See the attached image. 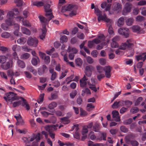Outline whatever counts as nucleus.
Here are the masks:
<instances>
[{
  "label": "nucleus",
  "mask_w": 146,
  "mask_h": 146,
  "mask_svg": "<svg viewBox=\"0 0 146 146\" xmlns=\"http://www.w3.org/2000/svg\"><path fill=\"white\" fill-rule=\"evenodd\" d=\"M14 12L16 13V15L19 14V12L17 8L13 9L12 10L9 11L7 13L5 20L7 24L9 25H13L14 24V18L15 16L16 15Z\"/></svg>",
  "instance_id": "nucleus-1"
},
{
  "label": "nucleus",
  "mask_w": 146,
  "mask_h": 146,
  "mask_svg": "<svg viewBox=\"0 0 146 146\" xmlns=\"http://www.w3.org/2000/svg\"><path fill=\"white\" fill-rule=\"evenodd\" d=\"M94 13L98 17V19L99 22L102 20L109 24H111V21L108 19L105 14L103 15H102L101 11L99 9L98 6H96L95 7Z\"/></svg>",
  "instance_id": "nucleus-2"
},
{
  "label": "nucleus",
  "mask_w": 146,
  "mask_h": 146,
  "mask_svg": "<svg viewBox=\"0 0 146 146\" xmlns=\"http://www.w3.org/2000/svg\"><path fill=\"white\" fill-rule=\"evenodd\" d=\"M4 98L8 103H11L15 100H19V99L16 94L12 92L6 93Z\"/></svg>",
  "instance_id": "nucleus-3"
},
{
  "label": "nucleus",
  "mask_w": 146,
  "mask_h": 146,
  "mask_svg": "<svg viewBox=\"0 0 146 146\" xmlns=\"http://www.w3.org/2000/svg\"><path fill=\"white\" fill-rule=\"evenodd\" d=\"M101 134L102 136L101 137H97L95 135L93 131H91L88 135V138L92 141H100L103 139L106 140V133H102Z\"/></svg>",
  "instance_id": "nucleus-4"
},
{
  "label": "nucleus",
  "mask_w": 146,
  "mask_h": 146,
  "mask_svg": "<svg viewBox=\"0 0 146 146\" xmlns=\"http://www.w3.org/2000/svg\"><path fill=\"white\" fill-rule=\"evenodd\" d=\"M105 38L103 35L101 34L98 36L97 38L94 39L92 41H89L88 46L90 48H92L94 45V43L98 44L102 41L105 39Z\"/></svg>",
  "instance_id": "nucleus-5"
},
{
  "label": "nucleus",
  "mask_w": 146,
  "mask_h": 146,
  "mask_svg": "<svg viewBox=\"0 0 146 146\" xmlns=\"http://www.w3.org/2000/svg\"><path fill=\"white\" fill-rule=\"evenodd\" d=\"M133 40L131 39L127 40L126 42L122 43L120 46L119 49L125 50L127 48H130L133 46Z\"/></svg>",
  "instance_id": "nucleus-6"
},
{
  "label": "nucleus",
  "mask_w": 146,
  "mask_h": 146,
  "mask_svg": "<svg viewBox=\"0 0 146 146\" xmlns=\"http://www.w3.org/2000/svg\"><path fill=\"white\" fill-rule=\"evenodd\" d=\"M97 70V77L98 79L100 80L102 78L105 76L104 72V68L100 65L96 66Z\"/></svg>",
  "instance_id": "nucleus-7"
},
{
  "label": "nucleus",
  "mask_w": 146,
  "mask_h": 146,
  "mask_svg": "<svg viewBox=\"0 0 146 146\" xmlns=\"http://www.w3.org/2000/svg\"><path fill=\"white\" fill-rule=\"evenodd\" d=\"M50 6L49 4L45 5L44 6L46 13L45 15L46 17L48 18V20H50L53 17V16L52 13V10L50 8Z\"/></svg>",
  "instance_id": "nucleus-8"
},
{
  "label": "nucleus",
  "mask_w": 146,
  "mask_h": 146,
  "mask_svg": "<svg viewBox=\"0 0 146 146\" xmlns=\"http://www.w3.org/2000/svg\"><path fill=\"white\" fill-rule=\"evenodd\" d=\"M118 33L121 35L123 36L125 38L129 37L130 31L128 29L125 28H120L118 30Z\"/></svg>",
  "instance_id": "nucleus-9"
},
{
  "label": "nucleus",
  "mask_w": 146,
  "mask_h": 146,
  "mask_svg": "<svg viewBox=\"0 0 146 146\" xmlns=\"http://www.w3.org/2000/svg\"><path fill=\"white\" fill-rule=\"evenodd\" d=\"M38 40L35 37H29L27 40V44L30 46L36 47L38 44Z\"/></svg>",
  "instance_id": "nucleus-10"
},
{
  "label": "nucleus",
  "mask_w": 146,
  "mask_h": 146,
  "mask_svg": "<svg viewBox=\"0 0 146 146\" xmlns=\"http://www.w3.org/2000/svg\"><path fill=\"white\" fill-rule=\"evenodd\" d=\"M13 64V62L12 60H10L9 62H5L1 65V67L3 69L7 70L11 67Z\"/></svg>",
  "instance_id": "nucleus-11"
},
{
  "label": "nucleus",
  "mask_w": 146,
  "mask_h": 146,
  "mask_svg": "<svg viewBox=\"0 0 146 146\" xmlns=\"http://www.w3.org/2000/svg\"><path fill=\"white\" fill-rule=\"evenodd\" d=\"M96 84V82L95 81V79L93 78H92L91 81L88 82V84L90 88L95 92L97 91L96 88L95 86Z\"/></svg>",
  "instance_id": "nucleus-12"
},
{
  "label": "nucleus",
  "mask_w": 146,
  "mask_h": 146,
  "mask_svg": "<svg viewBox=\"0 0 146 146\" xmlns=\"http://www.w3.org/2000/svg\"><path fill=\"white\" fill-rule=\"evenodd\" d=\"M93 68L91 66H87L85 68L84 72L85 74L88 77H90L92 74Z\"/></svg>",
  "instance_id": "nucleus-13"
},
{
  "label": "nucleus",
  "mask_w": 146,
  "mask_h": 146,
  "mask_svg": "<svg viewBox=\"0 0 146 146\" xmlns=\"http://www.w3.org/2000/svg\"><path fill=\"white\" fill-rule=\"evenodd\" d=\"M112 67L109 66H107L104 68V70L105 72V76L107 78H110L111 76V71Z\"/></svg>",
  "instance_id": "nucleus-14"
},
{
  "label": "nucleus",
  "mask_w": 146,
  "mask_h": 146,
  "mask_svg": "<svg viewBox=\"0 0 146 146\" xmlns=\"http://www.w3.org/2000/svg\"><path fill=\"white\" fill-rule=\"evenodd\" d=\"M14 26V34L17 36H20L21 35V33L19 32L20 29V26L17 23H15L14 22V24L13 25Z\"/></svg>",
  "instance_id": "nucleus-15"
},
{
  "label": "nucleus",
  "mask_w": 146,
  "mask_h": 146,
  "mask_svg": "<svg viewBox=\"0 0 146 146\" xmlns=\"http://www.w3.org/2000/svg\"><path fill=\"white\" fill-rule=\"evenodd\" d=\"M112 117L116 122H119L120 121V117L119 116L118 112L116 110L113 111L111 113Z\"/></svg>",
  "instance_id": "nucleus-16"
},
{
  "label": "nucleus",
  "mask_w": 146,
  "mask_h": 146,
  "mask_svg": "<svg viewBox=\"0 0 146 146\" xmlns=\"http://www.w3.org/2000/svg\"><path fill=\"white\" fill-rule=\"evenodd\" d=\"M74 9V6L71 5H65L62 8L61 11L64 12L66 11H70L73 10Z\"/></svg>",
  "instance_id": "nucleus-17"
},
{
  "label": "nucleus",
  "mask_w": 146,
  "mask_h": 146,
  "mask_svg": "<svg viewBox=\"0 0 146 146\" xmlns=\"http://www.w3.org/2000/svg\"><path fill=\"white\" fill-rule=\"evenodd\" d=\"M119 37L116 36L114 37L112 40L111 44V47L113 48H116L118 46V44L116 42L119 39Z\"/></svg>",
  "instance_id": "nucleus-18"
},
{
  "label": "nucleus",
  "mask_w": 146,
  "mask_h": 146,
  "mask_svg": "<svg viewBox=\"0 0 146 146\" xmlns=\"http://www.w3.org/2000/svg\"><path fill=\"white\" fill-rule=\"evenodd\" d=\"M121 6L120 3L115 2L114 3L112 8L114 11H116L119 12L121 10Z\"/></svg>",
  "instance_id": "nucleus-19"
},
{
  "label": "nucleus",
  "mask_w": 146,
  "mask_h": 146,
  "mask_svg": "<svg viewBox=\"0 0 146 146\" xmlns=\"http://www.w3.org/2000/svg\"><path fill=\"white\" fill-rule=\"evenodd\" d=\"M111 5L110 3H108L106 2L103 3L101 4V7L102 9L105 8V11H109L111 8Z\"/></svg>",
  "instance_id": "nucleus-20"
},
{
  "label": "nucleus",
  "mask_w": 146,
  "mask_h": 146,
  "mask_svg": "<svg viewBox=\"0 0 146 146\" xmlns=\"http://www.w3.org/2000/svg\"><path fill=\"white\" fill-rule=\"evenodd\" d=\"M88 79L86 78L85 76L84 75V77L81 79L80 80V85L81 87H84L87 84L86 81Z\"/></svg>",
  "instance_id": "nucleus-21"
},
{
  "label": "nucleus",
  "mask_w": 146,
  "mask_h": 146,
  "mask_svg": "<svg viewBox=\"0 0 146 146\" xmlns=\"http://www.w3.org/2000/svg\"><path fill=\"white\" fill-rule=\"evenodd\" d=\"M136 58L137 61L143 60L144 61L146 58V53H144L139 55L136 56Z\"/></svg>",
  "instance_id": "nucleus-22"
},
{
  "label": "nucleus",
  "mask_w": 146,
  "mask_h": 146,
  "mask_svg": "<svg viewBox=\"0 0 146 146\" xmlns=\"http://www.w3.org/2000/svg\"><path fill=\"white\" fill-rule=\"evenodd\" d=\"M120 106H125L127 107H129L131 106L132 104V102L131 101L127 100L125 101H121L120 102Z\"/></svg>",
  "instance_id": "nucleus-23"
},
{
  "label": "nucleus",
  "mask_w": 146,
  "mask_h": 146,
  "mask_svg": "<svg viewBox=\"0 0 146 146\" xmlns=\"http://www.w3.org/2000/svg\"><path fill=\"white\" fill-rule=\"evenodd\" d=\"M33 137H24L22 138V139L25 143H27L30 142L34 140Z\"/></svg>",
  "instance_id": "nucleus-24"
},
{
  "label": "nucleus",
  "mask_w": 146,
  "mask_h": 146,
  "mask_svg": "<svg viewBox=\"0 0 146 146\" xmlns=\"http://www.w3.org/2000/svg\"><path fill=\"white\" fill-rule=\"evenodd\" d=\"M47 70V69L46 66L45 65H43L42 68H40L38 69V71L39 75H42Z\"/></svg>",
  "instance_id": "nucleus-25"
},
{
  "label": "nucleus",
  "mask_w": 146,
  "mask_h": 146,
  "mask_svg": "<svg viewBox=\"0 0 146 146\" xmlns=\"http://www.w3.org/2000/svg\"><path fill=\"white\" fill-rule=\"evenodd\" d=\"M70 117V116L69 117H64L60 118L61 122L64 124H66L69 123L70 122V121L69 119Z\"/></svg>",
  "instance_id": "nucleus-26"
},
{
  "label": "nucleus",
  "mask_w": 146,
  "mask_h": 146,
  "mask_svg": "<svg viewBox=\"0 0 146 146\" xmlns=\"http://www.w3.org/2000/svg\"><path fill=\"white\" fill-rule=\"evenodd\" d=\"M42 33L40 36L41 39H43L44 38L45 36V34L46 32V30L45 27V25L43 26L42 28Z\"/></svg>",
  "instance_id": "nucleus-27"
},
{
  "label": "nucleus",
  "mask_w": 146,
  "mask_h": 146,
  "mask_svg": "<svg viewBox=\"0 0 146 146\" xmlns=\"http://www.w3.org/2000/svg\"><path fill=\"white\" fill-rule=\"evenodd\" d=\"M132 7V5L130 3H127L125 5L124 10L127 12H130Z\"/></svg>",
  "instance_id": "nucleus-28"
},
{
  "label": "nucleus",
  "mask_w": 146,
  "mask_h": 146,
  "mask_svg": "<svg viewBox=\"0 0 146 146\" xmlns=\"http://www.w3.org/2000/svg\"><path fill=\"white\" fill-rule=\"evenodd\" d=\"M125 18V17H121L118 19L117 23L118 26L121 27L124 25Z\"/></svg>",
  "instance_id": "nucleus-29"
},
{
  "label": "nucleus",
  "mask_w": 146,
  "mask_h": 146,
  "mask_svg": "<svg viewBox=\"0 0 146 146\" xmlns=\"http://www.w3.org/2000/svg\"><path fill=\"white\" fill-rule=\"evenodd\" d=\"M40 62V60L39 58L37 57L33 58L31 60L32 64L34 66L37 65L38 63Z\"/></svg>",
  "instance_id": "nucleus-30"
},
{
  "label": "nucleus",
  "mask_w": 146,
  "mask_h": 146,
  "mask_svg": "<svg viewBox=\"0 0 146 146\" xmlns=\"http://www.w3.org/2000/svg\"><path fill=\"white\" fill-rule=\"evenodd\" d=\"M5 23H3L1 25V28L4 30L7 31L9 29V26H11L13 25H9L7 24L5 22Z\"/></svg>",
  "instance_id": "nucleus-31"
},
{
  "label": "nucleus",
  "mask_w": 146,
  "mask_h": 146,
  "mask_svg": "<svg viewBox=\"0 0 146 146\" xmlns=\"http://www.w3.org/2000/svg\"><path fill=\"white\" fill-rule=\"evenodd\" d=\"M21 31L23 34L28 35L31 34V33L30 31L27 28L23 27H21Z\"/></svg>",
  "instance_id": "nucleus-32"
},
{
  "label": "nucleus",
  "mask_w": 146,
  "mask_h": 146,
  "mask_svg": "<svg viewBox=\"0 0 146 146\" xmlns=\"http://www.w3.org/2000/svg\"><path fill=\"white\" fill-rule=\"evenodd\" d=\"M88 146H103V144L101 143H94L92 141H89L88 142Z\"/></svg>",
  "instance_id": "nucleus-33"
},
{
  "label": "nucleus",
  "mask_w": 146,
  "mask_h": 146,
  "mask_svg": "<svg viewBox=\"0 0 146 146\" xmlns=\"http://www.w3.org/2000/svg\"><path fill=\"white\" fill-rule=\"evenodd\" d=\"M104 40V39L103 40L101 41V42H102V43L101 45H98L97 46V47H96L97 49L98 50H99L102 49L103 48V47L104 46L106 45V44H107L109 42V40H107L106 41V42H102V41H103Z\"/></svg>",
  "instance_id": "nucleus-34"
},
{
  "label": "nucleus",
  "mask_w": 146,
  "mask_h": 146,
  "mask_svg": "<svg viewBox=\"0 0 146 146\" xmlns=\"http://www.w3.org/2000/svg\"><path fill=\"white\" fill-rule=\"evenodd\" d=\"M131 28L133 32L138 33L140 31V27L138 25H134Z\"/></svg>",
  "instance_id": "nucleus-35"
},
{
  "label": "nucleus",
  "mask_w": 146,
  "mask_h": 146,
  "mask_svg": "<svg viewBox=\"0 0 146 146\" xmlns=\"http://www.w3.org/2000/svg\"><path fill=\"white\" fill-rule=\"evenodd\" d=\"M10 55H7V57L1 55L0 56V62L1 63L3 64L6 60V58H8L10 56Z\"/></svg>",
  "instance_id": "nucleus-36"
},
{
  "label": "nucleus",
  "mask_w": 146,
  "mask_h": 146,
  "mask_svg": "<svg viewBox=\"0 0 146 146\" xmlns=\"http://www.w3.org/2000/svg\"><path fill=\"white\" fill-rule=\"evenodd\" d=\"M47 19H45L44 17L42 16H40L39 17V19L42 23H44L45 25L47 22L49 21L50 20H48V18L47 17Z\"/></svg>",
  "instance_id": "nucleus-37"
},
{
  "label": "nucleus",
  "mask_w": 146,
  "mask_h": 146,
  "mask_svg": "<svg viewBox=\"0 0 146 146\" xmlns=\"http://www.w3.org/2000/svg\"><path fill=\"white\" fill-rule=\"evenodd\" d=\"M12 50L14 52H19L21 50V47L20 46L17 45L16 44H14L12 46Z\"/></svg>",
  "instance_id": "nucleus-38"
},
{
  "label": "nucleus",
  "mask_w": 146,
  "mask_h": 146,
  "mask_svg": "<svg viewBox=\"0 0 146 146\" xmlns=\"http://www.w3.org/2000/svg\"><path fill=\"white\" fill-rule=\"evenodd\" d=\"M134 20L132 18L128 19L125 21L126 25L128 26H131L133 23Z\"/></svg>",
  "instance_id": "nucleus-39"
},
{
  "label": "nucleus",
  "mask_w": 146,
  "mask_h": 146,
  "mask_svg": "<svg viewBox=\"0 0 146 146\" xmlns=\"http://www.w3.org/2000/svg\"><path fill=\"white\" fill-rule=\"evenodd\" d=\"M26 41L27 39L26 38L22 37L18 39L17 40V42L19 44H23L26 42Z\"/></svg>",
  "instance_id": "nucleus-40"
},
{
  "label": "nucleus",
  "mask_w": 146,
  "mask_h": 146,
  "mask_svg": "<svg viewBox=\"0 0 146 146\" xmlns=\"http://www.w3.org/2000/svg\"><path fill=\"white\" fill-rule=\"evenodd\" d=\"M17 63L19 66L21 68H24L25 67V65L24 62L22 60H18Z\"/></svg>",
  "instance_id": "nucleus-41"
},
{
  "label": "nucleus",
  "mask_w": 146,
  "mask_h": 146,
  "mask_svg": "<svg viewBox=\"0 0 146 146\" xmlns=\"http://www.w3.org/2000/svg\"><path fill=\"white\" fill-rule=\"evenodd\" d=\"M99 62L100 64L102 66H104L106 64L107 60L105 58H100L99 60Z\"/></svg>",
  "instance_id": "nucleus-42"
},
{
  "label": "nucleus",
  "mask_w": 146,
  "mask_h": 146,
  "mask_svg": "<svg viewBox=\"0 0 146 146\" xmlns=\"http://www.w3.org/2000/svg\"><path fill=\"white\" fill-rule=\"evenodd\" d=\"M67 51L68 52H72L73 54H76L78 52L77 50L75 48H71L70 46H68V47L67 49Z\"/></svg>",
  "instance_id": "nucleus-43"
},
{
  "label": "nucleus",
  "mask_w": 146,
  "mask_h": 146,
  "mask_svg": "<svg viewBox=\"0 0 146 146\" xmlns=\"http://www.w3.org/2000/svg\"><path fill=\"white\" fill-rule=\"evenodd\" d=\"M57 105V104L56 102H53L49 104L48 108L50 109H53L56 108Z\"/></svg>",
  "instance_id": "nucleus-44"
},
{
  "label": "nucleus",
  "mask_w": 146,
  "mask_h": 146,
  "mask_svg": "<svg viewBox=\"0 0 146 146\" xmlns=\"http://www.w3.org/2000/svg\"><path fill=\"white\" fill-rule=\"evenodd\" d=\"M93 129L95 132H98L100 129L99 124L98 123H96L93 126Z\"/></svg>",
  "instance_id": "nucleus-45"
},
{
  "label": "nucleus",
  "mask_w": 146,
  "mask_h": 146,
  "mask_svg": "<svg viewBox=\"0 0 146 146\" xmlns=\"http://www.w3.org/2000/svg\"><path fill=\"white\" fill-rule=\"evenodd\" d=\"M33 5L38 7H40L44 5V3L42 1H36L33 2Z\"/></svg>",
  "instance_id": "nucleus-46"
},
{
  "label": "nucleus",
  "mask_w": 146,
  "mask_h": 146,
  "mask_svg": "<svg viewBox=\"0 0 146 146\" xmlns=\"http://www.w3.org/2000/svg\"><path fill=\"white\" fill-rule=\"evenodd\" d=\"M108 33L110 36H112L114 35V32L112 28L111 25H110L109 26L108 25Z\"/></svg>",
  "instance_id": "nucleus-47"
},
{
  "label": "nucleus",
  "mask_w": 146,
  "mask_h": 146,
  "mask_svg": "<svg viewBox=\"0 0 146 146\" xmlns=\"http://www.w3.org/2000/svg\"><path fill=\"white\" fill-rule=\"evenodd\" d=\"M94 108V106L92 104H87V106L86 110L88 111H90L92 110Z\"/></svg>",
  "instance_id": "nucleus-48"
},
{
  "label": "nucleus",
  "mask_w": 146,
  "mask_h": 146,
  "mask_svg": "<svg viewBox=\"0 0 146 146\" xmlns=\"http://www.w3.org/2000/svg\"><path fill=\"white\" fill-rule=\"evenodd\" d=\"M68 40L67 37L65 35H63L61 36L60 38V42L62 43L66 42H67Z\"/></svg>",
  "instance_id": "nucleus-49"
},
{
  "label": "nucleus",
  "mask_w": 146,
  "mask_h": 146,
  "mask_svg": "<svg viewBox=\"0 0 146 146\" xmlns=\"http://www.w3.org/2000/svg\"><path fill=\"white\" fill-rule=\"evenodd\" d=\"M66 51H63L61 52V55L63 56V59L64 61H65L67 63H68V60L67 58V55L66 54Z\"/></svg>",
  "instance_id": "nucleus-50"
},
{
  "label": "nucleus",
  "mask_w": 146,
  "mask_h": 146,
  "mask_svg": "<svg viewBox=\"0 0 146 146\" xmlns=\"http://www.w3.org/2000/svg\"><path fill=\"white\" fill-rule=\"evenodd\" d=\"M31 137H33L34 140L35 139L37 142L39 141L40 139V133H38L36 135L33 134Z\"/></svg>",
  "instance_id": "nucleus-51"
},
{
  "label": "nucleus",
  "mask_w": 146,
  "mask_h": 146,
  "mask_svg": "<svg viewBox=\"0 0 146 146\" xmlns=\"http://www.w3.org/2000/svg\"><path fill=\"white\" fill-rule=\"evenodd\" d=\"M88 131V128L87 126H84L82 129V135H85V134H86Z\"/></svg>",
  "instance_id": "nucleus-52"
},
{
  "label": "nucleus",
  "mask_w": 146,
  "mask_h": 146,
  "mask_svg": "<svg viewBox=\"0 0 146 146\" xmlns=\"http://www.w3.org/2000/svg\"><path fill=\"white\" fill-rule=\"evenodd\" d=\"M23 25L27 27H30L31 26V24L29 21L26 20L24 19L22 21Z\"/></svg>",
  "instance_id": "nucleus-53"
},
{
  "label": "nucleus",
  "mask_w": 146,
  "mask_h": 146,
  "mask_svg": "<svg viewBox=\"0 0 146 146\" xmlns=\"http://www.w3.org/2000/svg\"><path fill=\"white\" fill-rule=\"evenodd\" d=\"M136 21L137 22H141L142 21H144L145 20V18L140 15L137 16L135 18Z\"/></svg>",
  "instance_id": "nucleus-54"
},
{
  "label": "nucleus",
  "mask_w": 146,
  "mask_h": 146,
  "mask_svg": "<svg viewBox=\"0 0 146 146\" xmlns=\"http://www.w3.org/2000/svg\"><path fill=\"white\" fill-rule=\"evenodd\" d=\"M30 55V54L29 53H26L21 55V58L23 59H27L29 57Z\"/></svg>",
  "instance_id": "nucleus-55"
},
{
  "label": "nucleus",
  "mask_w": 146,
  "mask_h": 146,
  "mask_svg": "<svg viewBox=\"0 0 146 146\" xmlns=\"http://www.w3.org/2000/svg\"><path fill=\"white\" fill-rule=\"evenodd\" d=\"M120 101L119 102H115L112 106V107L113 109H116L121 106H120Z\"/></svg>",
  "instance_id": "nucleus-56"
},
{
  "label": "nucleus",
  "mask_w": 146,
  "mask_h": 146,
  "mask_svg": "<svg viewBox=\"0 0 146 146\" xmlns=\"http://www.w3.org/2000/svg\"><path fill=\"white\" fill-rule=\"evenodd\" d=\"M0 76L1 78L6 80L8 79L7 76L6 74L3 72H0Z\"/></svg>",
  "instance_id": "nucleus-57"
},
{
  "label": "nucleus",
  "mask_w": 146,
  "mask_h": 146,
  "mask_svg": "<svg viewBox=\"0 0 146 146\" xmlns=\"http://www.w3.org/2000/svg\"><path fill=\"white\" fill-rule=\"evenodd\" d=\"M20 99L23 101L24 105L25 106V107L26 108L27 110H29L30 109V107L29 105L27 104L26 101L25 100L24 98L22 97H21Z\"/></svg>",
  "instance_id": "nucleus-58"
},
{
  "label": "nucleus",
  "mask_w": 146,
  "mask_h": 146,
  "mask_svg": "<svg viewBox=\"0 0 146 146\" xmlns=\"http://www.w3.org/2000/svg\"><path fill=\"white\" fill-rule=\"evenodd\" d=\"M44 96V94H42L40 95L39 98L37 100V102L38 103H40L43 102Z\"/></svg>",
  "instance_id": "nucleus-59"
},
{
  "label": "nucleus",
  "mask_w": 146,
  "mask_h": 146,
  "mask_svg": "<svg viewBox=\"0 0 146 146\" xmlns=\"http://www.w3.org/2000/svg\"><path fill=\"white\" fill-rule=\"evenodd\" d=\"M10 36V34L7 32H5L2 33L1 35L2 37L3 38H6L9 37Z\"/></svg>",
  "instance_id": "nucleus-60"
},
{
  "label": "nucleus",
  "mask_w": 146,
  "mask_h": 146,
  "mask_svg": "<svg viewBox=\"0 0 146 146\" xmlns=\"http://www.w3.org/2000/svg\"><path fill=\"white\" fill-rule=\"evenodd\" d=\"M76 63L78 66L81 65L82 63V61L81 59L80 58H78L75 60Z\"/></svg>",
  "instance_id": "nucleus-61"
},
{
  "label": "nucleus",
  "mask_w": 146,
  "mask_h": 146,
  "mask_svg": "<svg viewBox=\"0 0 146 146\" xmlns=\"http://www.w3.org/2000/svg\"><path fill=\"white\" fill-rule=\"evenodd\" d=\"M28 69L31 72H32L34 75H36L37 74V71L35 69H34L32 67H29L28 68Z\"/></svg>",
  "instance_id": "nucleus-62"
},
{
  "label": "nucleus",
  "mask_w": 146,
  "mask_h": 146,
  "mask_svg": "<svg viewBox=\"0 0 146 146\" xmlns=\"http://www.w3.org/2000/svg\"><path fill=\"white\" fill-rule=\"evenodd\" d=\"M145 7H144L140 8V9L141 11V14L143 16H146V10Z\"/></svg>",
  "instance_id": "nucleus-63"
},
{
  "label": "nucleus",
  "mask_w": 146,
  "mask_h": 146,
  "mask_svg": "<svg viewBox=\"0 0 146 146\" xmlns=\"http://www.w3.org/2000/svg\"><path fill=\"white\" fill-rule=\"evenodd\" d=\"M88 63L89 64H92L94 62V60L90 56H88L86 58Z\"/></svg>",
  "instance_id": "nucleus-64"
}]
</instances>
